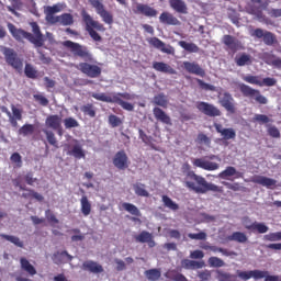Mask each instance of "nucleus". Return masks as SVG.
Returning <instances> with one entry per match:
<instances>
[{
    "label": "nucleus",
    "mask_w": 281,
    "mask_h": 281,
    "mask_svg": "<svg viewBox=\"0 0 281 281\" xmlns=\"http://www.w3.org/2000/svg\"><path fill=\"white\" fill-rule=\"evenodd\" d=\"M20 265L23 271H26L29 276H36V268H34L26 258H21Z\"/></svg>",
    "instance_id": "nucleus-43"
},
{
    "label": "nucleus",
    "mask_w": 281,
    "mask_h": 281,
    "mask_svg": "<svg viewBox=\"0 0 281 281\" xmlns=\"http://www.w3.org/2000/svg\"><path fill=\"white\" fill-rule=\"evenodd\" d=\"M182 67L188 74H193V76L205 78V70L201 67V65L194 61H183Z\"/></svg>",
    "instance_id": "nucleus-21"
},
{
    "label": "nucleus",
    "mask_w": 281,
    "mask_h": 281,
    "mask_svg": "<svg viewBox=\"0 0 281 281\" xmlns=\"http://www.w3.org/2000/svg\"><path fill=\"white\" fill-rule=\"evenodd\" d=\"M169 5L178 14H188V4L183 0H169Z\"/></svg>",
    "instance_id": "nucleus-30"
},
{
    "label": "nucleus",
    "mask_w": 281,
    "mask_h": 281,
    "mask_svg": "<svg viewBox=\"0 0 281 281\" xmlns=\"http://www.w3.org/2000/svg\"><path fill=\"white\" fill-rule=\"evenodd\" d=\"M58 12H63V4L60 3L45 7L44 9V13L46 16L45 19L50 25H54V22L56 21V16H57L54 14H58Z\"/></svg>",
    "instance_id": "nucleus-20"
},
{
    "label": "nucleus",
    "mask_w": 281,
    "mask_h": 281,
    "mask_svg": "<svg viewBox=\"0 0 281 281\" xmlns=\"http://www.w3.org/2000/svg\"><path fill=\"white\" fill-rule=\"evenodd\" d=\"M227 240H231V241L233 240L235 243L245 244V243H247V240H249V238L243 232H234L232 235H229L227 237Z\"/></svg>",
    "instance_id": "nucleus-41"
},
{
    "label": "nucleus",
    "mask_w": 281,
    "mask_h": 281,
    "mask_svg": "<svg viewBox=\"0 0 281 281\" xmlns=\"http://www.w3.org/2000/svg\"><path fill=\"white\" fill-rule=\"evenodd\" d=\"M188 238H190L191 240H207V233H189Z\"/></svg>",
    "instance_id": "nucleus-58"
},
{
    "label": "nucleus",
    "mask_w": 281,
    "mask_h": 281,
    "mask_svg": "<svg viewBox=\"0 0 281 281\" xmlns=\"http://www.w3.org/2000/svg\"><path fill=\"white\" fill-rule=\"evenodd\" d=\"M237 277L240 280H251V278H254V280H262L265 278V272H262V270H249V271H240L237 270Z\"/></svg>",
    "instance_id": "nucleus-22"
},
{
    "label": "nucleus",
    "mask_w": 281,
    "mask_h": 281,
    "mask_svg": "<svg viewBox=\"0 0 281 281\" xmlns=\"http://www.w3.org/2000/svg\"><path fill=\"white\" fill-rule=\"evenodd\" d=\"M109 123L111 124L112 128H116V126L122 124V120L117 115L111 114L109 116Z\"/></svg>",
    "instance_id": "nucleus-63"
},
{
    "label": "nucleus",
    "mask_w": 281,
    "mask_h": 281,
    "mask_svg": "<svg viewBox=\"0 0 281 281\" xmlns=\"http://www.w3.org/2000/svg\"><path fill=\"white\" fill-rule=\"evenodd\" d=\"M133 12L134 14H142L143 16H147L148 19H154L158 14L157 9L145 3H136Z\"/></svg>",
    "instance_id": "nucleus-16"
},
{
    "label": "nucleus",
    "mask_w": 281,
    "mask_h": 281,
    "mask_svg": "<svg viewBox=\"0 0 281 281\" xmlns=\"http://www.w3.org/2000/svg\"><path fill=\"white\" fill-rule=\"evenodd\" d=\"M252 122H258V124H269V122H273L267 114H255L252 117Z\"/></svg>",
    "instance_id": "nucleus-57"
},
{
    "label": "nucleus",
    "mask_w": 281,
    "mask_h": 281,
    "mask_svg": "<svg viewBox=\"0 0 281 281\" xmlns=\"http://www.w3.org/2000/svg\"><path fill=\"white\" fill-rule=\"evenodd\" d=\"M61 45L70 52L75 58H81L82 60H86V63H93V54H91L89 47L69 40L64 41Z\"/></svg>",
    "instance_id": "nucleus-5"
},
{
    "label": "nucleus",
    "mask_w": 281,
    "mask_h": 281,
    "mask_svg": "<svg viewBox=\"0 0 281 281\" xmlns=\"http://www.w3.org/2000/svg\"><path fill=\"white\" fill-rule=\"evenodd\" d=\"M159 23H161L162 25H173V26L181 25V21H179V19H177L175 14L168 11H164L159 15Z\"/></svg>",
    "instance_id": "nucleus-25"
},
{
    "label": "nucleus",
    "mask_w": 281,
    "mask_h": 281,
    "mask_svg": "<svg viewBox=\"0 0 281 281\" xmlns=\"http://www.w3.org/2000/svg\"><path fill=\"white\" fill-rule=\"evenodd\" d=\"M48 128H53V131H58L63 124V117L58 114L48 115L45 122Z\"/></svg>",
    "instance_id": "nucleus-31"
},
{
    "label": "nucleus",
    "mask_w": 281,
    "mask_h": 281,
    "mask_svg": "<svg viewBox=\"0 0 281 281\" xmlns=\"http://www.w3.org/2000/svg\"><path fill=\"white\" fill-rule=\"evenodd\" d=\"M198 144H204V146H211L212 139L207 135L200 133L196 138Z\"/></svg>",
    "instance_id": "nucleus-62"
},
{
    "label": "nucleus",
    "mask_w": 281,
    "mask_h": 281,
    "mask_svg": "<svg viewBox=\"0 0 281 281\" xmlns=\"http://www.w3.org/2000/svg\"><path fill=\"white\" fill-rule=\"evenodd\" d=\"M244 82H248V85H257V87H262V81H260L259 76L247 75L243 77Z\"/></svg>",
    "instance_id": "nucleus-54"
},
{
    "label": "nucleus",
    "mask_w": 281,
    "mask_h": 281,
    "mask_svg": "<svg viewBox=\"0 0 281 281\" xmlns=\"http://www.w3.org/2000/svg\"><path fill=\"white\" fill-rule=\"evenodd\" d=\"M210 267L215 269H220L221 267H225V261L218 257H210L207 261Z\"/></svg>",
    "instance_id": "nucleus-55"
},
{
    "label": "nucleus",
    "mask_w": 281,
    "mask_h": 281,
    "mask_svg": "<svg viewBox=\"0 0 281 281\" xmlns=\"http://www.w3.org/2000/svg\"><path fill=\"white\" fill-rule=\"evenodd\" d=\"M235 63L237 67H245L246 65H251L254 60H251V55L241 53L235 57Z\"/></svg>",
    "instance_id": "nucleus-36"
},
{
    "label": "nucleus",
    "mask_w": 281,
    "mask_h": 281,
    "mask_svg": "<svg viewBox=\"0 0 281 281\" xmlns=\"http://www.w3.org/2000/svg\"><path fill=\"white\" fill-rule=\"evenodd\" d=\"M81 113L83 115H88V117H95V106L93 103H87L80 108Z\"/></svg>",
    "instance_id": "nucleus-51"
},
{
    "label": "nucleus",
    "mask_w": 281,
    "mask_h": 281,
    "mask_svg": "<svg viewBox=\"0 0 281 281\" xmlns=\"http://www.w3.org/2000/svg\"><path fill=\"white\" fill-rule=\"evenodd\" d=\"M43 133L45 134L46 139L50 146H53L54 148H59L58 139L56 138V134H54V132L48 130H43Z\"/></svg>",
    "instance_id": "nucleus-50"
},
{
    "label": "nucleus",
    "mask_w": 281,
    "mask_h": 281,
    "mask_svg": "<svg viewBox=\"0 0 281 281\" xmlns=\"http://www.w3.org/2000/svg\"><path fill=\"white\" fill-rule=\"evenodd\" d=\"M77 69L88 78H100L102 76V68L100 66L87 61L79 63Z\"/></svg>",
    "instance_id": "nucleus-11"
},
{
    "label": "nucleus",
    "mask_w": 281,
    "mask_h": 281,
    "mask_svg": "<svg viewBox=\"0 0 281 281\" xmlns=\"http://www.w3.org/2000/svg\"><path fill=\"white\" fill-rule=\"evenodd\" d=\"M238 89L241 95H244V98H249V100H255L257 104H268L269 102L267 97L262 95V93H260V90L258 89H254L250 86H247L245 83H239Z\"/></svg>",
    "instance_id": "nucleus-6"
},
{
    "label": "nucleus",
    "mask_w": 281,
    "mask_h": 281,
    "mask_svg": "<svg viewBox=\"0 0 281 281\" xmlns=\"http://www.w3.org/2000/svg\"><path fill=\"white\" fill-rule=\"evenodd\" d=\"M11 111L12 113L4 108L3 112L9 117V123L11 124L12 128H19V122L23 120V110L21 108H16V105L11 104Z\"/></svg>",
    "instance_id": "nucleus-13"
},
{
    "label": "nucleus",
    "mask_w": 281,
    "mask_h": 281,
    "mask_svg": "<svg viewBox=\"0 0 281 281\" xmlns=\"http://www.w3.org/2000/svg\"><path fill=\"white\" fill-rule=\"evenodd\" d=\"M154 104H156V106H162V109H168V97L164 93L155 95Z\"/></svg>",
    "instance_id": "nucleus-48"
},
{
    "label": "nucleus",
    "mask_w": 281,
    "mask_h": 281,
    "mask_svg": "<svg viewBox=\"0 0 281 281\" xmlns=\"http://www.w3.org/2000/svg\"><path fill=\"white\" fill-rule=\"evenodd\" d=\"M145 277L149 281H157V280H159V278H161V270H159L157 268L146 270L145 271Z\"/></svg>",
    "instance_id": "nucleus-47"
},
{
    "label": "nucleus",
    "mask_w": 281,
    "mask_h": 281,
    "mask_svg": "<svg viewBox=\"0 0 281 281\" xmlns=\"http://www.w3.org/2000/svg\"><path fill=\"white\" fill-rule=\"evenodd\" d=\"M134 238H135L136 243H142V244L147 243L148 247H150V248H153L157 245L155 243V237L147 231L140 232Z\"/></svg>",
    "instance_id": "nucleus-28"
},
{
    "label": "nucleus",
    "mask_w": 281,
    "mask_h": 281,
    "mask_svg": "<svg viewBox=\"0 0 281 281\" xmlns=\"http://www.w3.org/2000/svg\"><path fill=\"white\" fill-rule=\"evenodd\" d=\"M52 260L55 265H65V262H71V260H74V256L69 255L67 250L56 251L53 254Z\"/></svg>",
    "instance_id": "nucleus-27"
},
{
    "label": "nucleus",
    "mask_w": 281,
    "mask_h": 281,
    "mask_svg": "<svg viewBox=\"0 0 281 281\" xmlns=\"http://www.w3.org/2000/svg\"><path fill=\"white\" fill-rule=\"evenodd\" d=\"M162 203L165 207L172 210V212H177V210H179V204L172 201V199H170L168 195H162Z\"/></svg>",
    "instance_id": "nucleus-53"
},
{
    "label": "nucleus",
    "mask_w": 281,
    "mask_h": 281,
    "mask_svg": "<svg viewBox=\"0 0 281 281\" xmlns=\"http://www.w3.org/2000/svg\"><path fill=\"white\" fill-rule=\"evenodd\" d=\"M0 238H3L4 240L12 243V245H15V247H20L21 249H23V241L16 236L0 234Z\"/></svg>",
    "instance_id": "nucleus-46"
},
{
    "label": "nucleus",
    "mask_w": 281,
    "mask_h": 281,
    "mask_svg": "<svg viewBox=\"0 0 281 281\" xmlns=\"http://www.w3.org/2000/svg\"><path fill=\"white\" fill-rule=\"evenodd\" d=\"M88 3L95 10L97 14L106 25H113V13L104 7L103 0H88Z\"/></svg>",
    "instance_id": "nucleus-8"
},
{
    "label": "nucleus",
    "mask_w": 281,
    "mask_h": 281,
    "mask_svg": "<svg viewBox=\"0 0 281 281\" xmlns=\"http://www.w3.org/2000/svg\"><path fill=\"white\" fill-rule=\"evenodd\" d=\"M266 64L270 65V67H274L276 69H281V58L276 55H268Z\"/></svg>",
    "instance_id": "nucleus-52"
},
{
    "label": "nucleus",
    "mask_w": 281,
    "mask_h": 281,
    "mask_svg": "<svg viewBox=\"0 0 281 281\" xmlns=\"http://www.w3.org/2000/svg\"><path fill=\"white\" fill-rule=\"evenodd\" d=\"M113 166L117 168V170H126L128 168V155H126V151L119 150L113 158Z\"/></svg>",
    "instance_id": "nucleus-18"
},
{
    "label": "nucleus",
    "mask_w": 281,
    "mask_h": 281,
    "mask_svg": "<svg viewBox=\"0 0 281 281\" xmlns=\"http://www.w3.org/2000/svg\"><path fill=\"white\" fill-rule=\"evenodd\" d=\"M236 179H239L240 172L236 171V167L228 166L225 170L218 173L220 179H229V177H235Z\"/></svg>",
    "instance_id": "nucleus-38"
},
{
    "label": "nucleus",
    "mask_w": 281,
    "mask_h": 281,
    "mask_svg": "<svg viewBox=\"0 0 281 281\" xmlns=\"http://www.w3.org/2000/svg\"><path fill=\"white\" fill-rule=\"evenodd\" d=\"M133 190L137 196H145V198L150 196V193H148V191L146 190V184L142 182L134 183Z\"/></svg>",
    "instance_id": "nucleus-42"
},
{
    "label": "nucleus",
    "mask_w": 281,
    "mask_h": 281,
    "mask_svg": "<svg viewBox=\"0 0 281 281\" xmlns=\"http://www.w3.org/2000/svg\"><path fill=\"white\" fill-rule=\"evenodd\" d=\"M81 18L83 23H86V30L90 38H92V41H94L95 43H101L102 36H100L98 32H106V27H104V24L93 20V18L85 9L81 11Z\"/></svg>",
    "instance_id": "nucleus-4"
},
{
    "label": "nucleus",
    "mask_w": 281,
    "mask_h": 281,
    "mask_svg": "<svg viewBox=\"0 0 281 281\" xmlns=\"http://www.w3.org/2000/svg\"><path fill=\"white\" fill-rule=\"evenodd\" d=\"M263 43L265 45L271 47L272 45H276V43H278V37L272 32L265 31Z\"/></svg>",
    "instance_id": "nucleus-49"
},
{
    "label": "nucleus",
    "mask_w": 281,
    "mask_h": 281,
    "mask_svg": "<svg viewBox=\"0 0 281 281\" xmlns=\"http://www.w3.org/2000/svg\"><path fill=\"white\" fill-rule=\"evenodd\" d=\"M195 109H198L200 113L206 115L207 117H221V115H223L221 109H218L216 105L212 103L204 101H198L195 103Z\"/></svg>",
    "instance_id": "nucleus-10"
},
{
    "label": "nucleus",
    "mask_w": 281,
    "mask_h": 281,
    "mask_svg": "<svg viewBox=\"0 0 281 281\" xmlns=\"http://www.w3.org/2000/svg\"><path fill=\"white\" fill-rule=\"evenodd\" d=\"M80 205L81 214H83V216H89V214H91V202L89 201V198H87V195L81 196Z\"/></svg>",
    "instance_id": "nucleus-40"
},
{
    "label": "nucleus",
    "mask_w": 281,
    "mask_h": 281,
    "mask_svg": "<svg viewBox=\"0 0 281 281\" xmlns=\"http://www.w3.org/2000/svg\"><path fill=\"white\" fill-rule=\"evenodd\" d=\"M148 43L149 45H151V47H155L156 49L162 52V54L175 55V47H172L171 45H166V43L159 40V37H150L148 40Z\"/></svg>",
    "instance_id": "nucleus-19"
},
{
    "label": "nucleus",
    "mask_w": 281,
    "mask_h": 281,
    "mask_svg": "<svg viewBox=\"0 0 281 281\" xmlns=\"http://www.w3.org/2000/svg\"><path fill=\"white\" fill-rule=\"evenodd\" d=\"M217 98L221 106H223L227 113H236V101L234 100V97H232V93L218 92Z\"/></svg>",
    "instance_id": "nucleus-12"
},
{
    "label": "nucleus",
    "mask_w": 281,
    "mask_h": 281,
    "mask_svg": "<svg viewBox=\"0 0 281 281\" xmlns=\"http://www.w3.org/2000/svg\"><path fill=\"white\" fill-rule=\"evenodd\" d=\"M153 113L158 122H161L162 124H168L169 126L172 125V120L170 119V116H168V114H166L164 110H161V108H154Z\"/></svg>",
    "instance_id": "nucleus-33"
},
{
    "label": "nucleus",
    "mask_w": 281,
    "mask_h": 281,
    "mask_svg": "<svg viewBox=\"0 0 281 281\" xmlns=\"http://www.w3.org/2000/svg\"><path fill=\"white\" fill-rule=\"evenodd\" d=\"M222 43L227 47V49H229V52H232V54H236V52L245 49V46H243V42H240L234 35H224L222 38Z\"/></svg>",
    "instance_id": "nucleus-14"
},
{
    "label": "nucleus",
    "mask_w": 281,
    "mask_h": 281,
    "mask_svg": "<svg viewBox=\"0 0 281 281\" xmlns=\"http://www.w3.org/2000/svg\"><path fill=\"white\" fill-rule=\"evenodd\" d=\"M214 128L216 133L223 136V139H236V131L234 128H223L221 123H214Z\"/></svg>",
    "instance_id": "nucleus-29"
},
{
    "label": "nucleus",
    "mask_w": 281,
    "mask_h": 281,
    "mask_svg": "<svg viewBox=\"0 0 281 281\" xmlns=\"http://www.w3.org/2000/svg\"><path fill=\"white\" fill-rule=\"evenodd\" d=\"M91 97L94 98V100H99V102L119 104V106L123 108L124 111H135V105L124 100H135L137 98L136 94H131L128 92H117V93H114L112 97H109L106 95V93L93 92Z\"/></svg>",
    "instance_id": "nucleus-3"
},
{
    "label": "nucleus",
    "mask_w": 281,
    "mask_h": 281,
    "mask_svg": "<svg viewBox=\"0 0 281 281\" xmlns=\"http://www.w3.org/2000/svg\"><path fill=\"white\" fill-rule=\"evenodd\" d=\"M178 45L180 47H182V49H184L186 52H189V54H199L200 49L199 46L194 43H188L186 41H180L178 43Z\"/></svg>",
    "instance_id": "nucleus-39"
},
{
    "label": "nucleus",
    "mask_w": 281,
    "mask_h": 281,
    "mask_svg": "<svg viewBox=\"0 0 281 281\" xmlns=\"http://www.w3.org/2000/svg\"><path fill=\"white\" fill-rule=\"evenodd\" d=\"M66 146L67 148H69L67 155H70V157H75V159H85V157H87V154L85 153V149H82L80 140L72 139V144Z\"/></svg>",
    "instance_id": "nucleus-15"
},
{
    "label": "nucleus",
    "mask_w": 281,
    "mask_h": 281,
    "mask_svg": "<svg viewBox=\"0 0 281 281\" xmlns=\"http://www.w3.org/2000/svg\"><path fill=\"white\" fill-rule=\"evenodd\" d=\"M30 25L33 34L23 29H16L12 23L8 24V30L11 36L19 43H22L23 38H25L35 47H43L45 45V36L43 35V32H41V26H38V23L36 22H31Z\"/></svg>",
    "instance_id": "nucleus-1"
},
{
    "label": "nucleus",
    "mask_w": 281,
    "mask_h": 281,
    "mask_svg": "<svg viewBox=\"0 0 281 281\" xmlns=\"http://www.w3.org/2000/svg\"><path fill=\"white\" fill-rule=\"evenodd\" d=\"M252 183H257L258 186H262L263 188H268V190H273L278 181L272 178H268L265 176H255L252 179Z\"/></svg>",
    "instance_id": "nucleus-24"
},
{
    "label": "nucleus",
    "mask_w": 281,
    "mask_h": 281,
    "mask_svg": "<svg viewBox=\"0 0 281 281\" xmlns=\"http://www.w3.org/2000/svg\"><path fill=\"white\" fill-rule=\"evenodd\" d=\"M196 82H198L200 89H202L203 91H216V86L206 83L202 79H196Z\"/></svg>",
    "instance_id": "nucleus-60"
},
{
    "label": "nucleus",
    "mask_w": 281,
    "mask_h": 281,
    "mask_svg": "<svg viewBox=\"0 0 281 281\" xmlns=\"http://www.w3.org/2000/svg\"><path fill=\"white\" fill-rule=\"evenodd\" d=\"M65 128H78L80 126V123L74 117H67L64 120Z\"/></svg>",
    "instance_id": "nucleus-59"
},
{
    "label": "nucleus",
    "mask_w": 281,
    "mask_h": 281,
    "mask_svg": "<svg viewBox=\"0 0 281 281\" xmlns=\"http://www.w3.org/2000/svg\"><path fill=\"white\" fill-rule=\"evenodd\" d=\"M12 164H14V168H22L23 167V158L21 157V154L13 153L10 157Z\"/></svg>",
    "instance_id": "nucleus-56"
},
{
    "label": "nucleus",
    "mask_w": 281,
    "mask_h": 281,
    "mask_svg": "<svg viewBox=\"0 0 281 281\" xmlns=\"http://www.w3.org/2000/svg\"><path fill=\"white\" fill-rule=\"evenodd\" d=\"M181 266L183 267V269H203V267H205V261H194V260H190V259H183L181 261Z\"/></svg>",
    "instance_id": "nucleus-35"
},
{
    "label": "nucleus",
    "mask_w": 281,
    "mask_h": 281,
    "mask_svg": "<svg viewBox=\"0 0 281 281\" xmlns=\"http://www.w3.org/2000/svg\"><path fill=\"white\" fill-rule=\"evenodd\" d=\"M153 69H155V71H159L160 74H168L169 76H177V70L175 68H172V66H170L169 64L164 63V61H154Z\"/></svg>",
    "instance_id": "nucleus-26"
},
{
    "label": "nucleus",
    "mask_w": 281,
    "mask_h": 281,
    "mask_svg": "<svg viewBox=\"0 0 281 281\" xmlns=\"http://www.w3.org/2000/svg\"><path fill=\"white\" fill-rule=\"evenodd\" d=\"M82 269L85 271H90V273H103L104 268L102 265L93 261V260H88L82 263Z\"/></svg>",
    "instance_id": "nucleus-32"
},
{
    "label": "nucleus",
    "mask_w": 281,
    "mask_h": 281,
    "mask_svg": "<svg viewBox=\"0 0 281 281\" xmlns=\"http://www.w3.org/2000/svg\"><path fill=\"white\" fill-rule=\"evenodd\" d=\"M265 240H268L269 243H277L278 240H281V232L265 235Z\"/></svg>",
    "instance_id": "nucleus-61"
},
{
    "label": "nucleus",
    "mask_w": 281,
    "mask_h": 281,
    "mask_svg": "<svg viewBox=\"0 0 281 281\" xmlns=\"http://www.w3.org/2000/svg\"><path fill=\"white\" fill-rule=\"evenodd\" d=\"M250 3L258 4L259 7L252 5L248 9V13L252 16H256L258 21L261 23H267V15L262 12V10H267L269 8V3L271 0H249Z\"/></svg>",
    "instance_id": "nucleus-7"
},
{
    "label": "nucleus",
    "mask_w": 281,
    "mask_h": 281,
    "mask_svg": "<svg viewBox=\"0 0 281 281\" xmlns=\"http://www.w3.org/2000/svg\"><path fill=\"white\" fill-rule=\"evenodd\" d=\"M198 278L202 281H210L212 279V272L210 270H204L198 272Z\"/></svg>",
    "instance_id": "nucleus-64"
},
{
    "label": "nucleus",
    "mask_w": 281,
    "mask_h": 281,
    "mask_svg": "<svg viewBox=\"0 0 281 281\" xmlns=\"http://www.w3.org/2000/svg\"><path fill=\"white\" fill-rule=\"evenodd\" d=\"M122 207L123 210H125V212H128V214H132V216H136V217H130V220L133 221V223H142V220H139V217L142 216V211H139V209L135 204L124 202L122 204Z\"/></svg>",
    "instance_id": "nucleus-23"
},
{
    "label": "nucleus",
    "mask_w": 281,
    "mask_h": 281,
    "mask_svg": "<svg viewBox=\"0 0 281 281\" xmlns=\"http://www.w3.org/2000/svg\"><path fill=\"white\" fill-rule=\"evenodd\" d=\"M34 131H36V127L34 126V124L26 123L19 128L18 134L22 135L23 137H27V135H34Z\"/></svg>",
    "instance_id": "nucleus-45"
},
{
    "label": "nucleus",
    "mask_w": 281,
    "mask_h": 281,
    "mask_svg": "<svg viewBox=\"0 0 281 281\" xmlns=\"http://www.w3.org/2000/svg\"><path fill=\"white\" fill-rule=\"evenodd\" d=\"M24 75L31 80H36V78H38V70H36V68L32 66V64H25Z\"/></svg>",
    "instance_id": "nucleus-44"
},
{
    "label": "nucleus",
    "mask_w": 281,
    "mask_h": 281,
    "mask_svg": "<svg viewBox=\"0 0 281 281\" xmlns=\"http://www.w3.org/2000/svg\"><path fill=\"white\" fill-rule=\"evenodd\" d=\"M184 186L196 194H205L207 192H218L220 194H223L224 192L223 187L207 182L204 177L196 175L194 171H189L187 173Z\"/></svg>",
    "instance_id": "nucleus-2"
},
{
    "label": "nucleus",
    "mask_w": 281,
    "mask_h": 281,
    "mask_svg": "<svg viewBox=\"0 0 281 281\" xmlns=\"http://www.w3.org/2000/svg\"><path fill=\"white\" fill-rule=\"evenodd\" d=\"M246 228L250 232H258V234H267L269 232V226H266L265 223L254 222L250 225H246Z\"/></svg>",
    "instance_id": "nucleus-37"
},
{
    "label": "nucleus",
    "mask_w": 281,
    "mask_h": 281,
    "mask_svg": "<svg viewBox=\"0 0 281 281\" xmlns=\"http://www.w3.org/2000/svg\"><path fill=\"white\" fill-rule=\"evenodd\" d=\"M192 165L194 166V168H201L202 170H207L209 172L218 170L221 168V165H218V162L205 160V158H194Z\"/></svg>",
    "instance_id": "nucleus-17"
},
{
    "label": "nucleus",
    "mask_w": 281,
    "mask_h": 281,
    "mask_svg": "<svg viewBox=\"0 0 281 281\" xmlns=\"http://www.w3.org/2000/svg\"><path fill=\"white\" fill-rule=\"evenodd\" d=\"M57 23H59V25H64V27L74 25V15L71 13H63L61 15H57L56 20L54 21V25Z\"/></svg>",
    "instance_id": "nucleus-34"
},
{
    "label": "nucleus",
    "mask_w": 281,
    "mask_h": 281,
    "mask_svg": "<svg viewBox=\"0 0 281 281\" xmlns=\"http://www.w3.org/2000/svg\"><path fill=\"white\" fill-rule=\"evenodd\" d=\"M2 54L7 65L13 69H16V71H21V69H23V60L19 58V55L14 52L13 48L3 47Z\"/></svg>",
    "instance_id": "nucleus-9"
}]
</instances>
